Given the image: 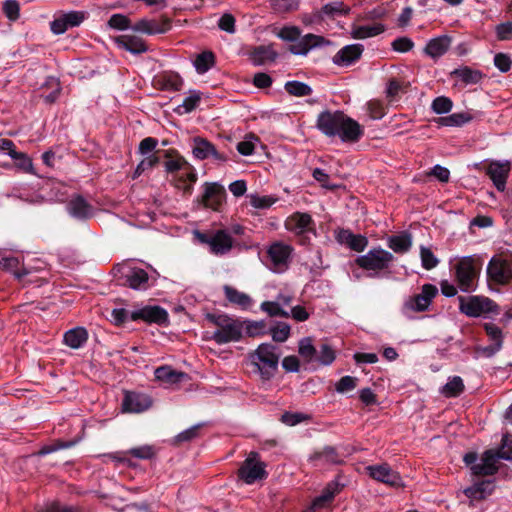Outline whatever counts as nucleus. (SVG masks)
<instances>
[{"instance_id": "nucleus-1", "label": "nucleus", "mask_w": 512, "mask_h": 512, "mask_svg": "<svg viewBox=\"0 0 512 512\" xmlns=\"http://www.w3.org/2000/svg\"><path fill=\"white\" fill-rule=\"evenodd\" d=\"M316 128L327 137L338 136L342 142H357L363 135L361 125L340 110L322 111Z\"/></svg>"}, {"instance_id": "nucleus-2", "label": "nucleus", "mask_w": 512, "mask_h": 512, "mask_svg": "<svg viewBox=\"0 0 512 512\" xmlns=\"http://www.w3.org/2000/svg\"><path fill=\"white\" fill-rule=\"evenodd\" d=\"M277 36L285 42H290L288 50L294 55H307L311 50L330 44L323 36L316 34L301 35L296 26H285L280 29Z\"/></svg>"}, {"instance_id": "nucleus-3", "label": "nucleus", "mask_w": 512, "mask_h": 512, "mask_svg": "<svg viewBox=\"0 0 512 512\" xmlns=\"http://www.w3.org/2000/svg\"><path fill=\"white\" fill-rule=\"evenodd\" d=\"M206 319L216 327L210 337L215 343L222 345L242 338L243 325L238 319L224 313H208Z\"/></svg>"}, {"instance_id": "nucleus-4", "label": "nucleus", "mask_w": 512, "mask_h": 512, "mask_svg": "<svg viewBox=\"0 0 512 512\" xmlns=\"http://www.w3.org/2000/svg\"><path fill=\"white\" fill-rule=\"evenodd\" d=\"M395 257L389 251L377 247L366 254L358 256L355 260L357 266L368 272L370 277L387 276L391 274V266Z\"/></svg>"}, {"instance_id": "nucleus-5", "label": "nucleus", "mask_w": 512, "mask_h": 512, "mask_svg": "<svg viewBox=\"0 0 512 512\" xmlns=\"http://www.w3.org/2000/svg\"><path fill=\"white\" fill-rule=\"evenodd\" d=\"M481 267L482 263L477 255L462 257L455 263L454 276L462 292L469 293L476 290Z\"/></svg>"}, {"instance_id": "nucleus-6", "label": "nucleus", "mask_w": 512, "mask_h": 512, "mask_svg": "<svg viewBox=\"0 0 512 512\" xmlns=\"http://www.w3.org/2000/svg\"><path fill=\"white\" fill-rule=\"evenodd\" d=\"M252 362L257 366L261 377L265 380L272 378L277 369L280 359L278 347L271 343H263L258 346L251 355Z\"/></svg>"}, {"instance_id": "nucleus-7", "label": "nucleus", "mask_w": 512, "mask_h": 512, "mask_svg": "<svg viewBox=\"0 0 512 512\" xmlns=\"http://www.w3.org/2000/svg\"><path fill=\"white\" fill-rule=\"evenodd\" d=\"M487 276L496 284H507L512 280V256H493L487 265Z\"/></svg>"}, {"instance_id": "nucleus-8", "label": "nucleus", "mask_w": 512, "mask_h": 512, "mask_svg": "<svg viewBox=\"0 0 512 512\" xmlns=\"http://www.w3.org/2000/svg\"><path fill=\"white\" fill-rule=\"evenodd\" d=\"M199 242L209 245L210 251L215 255H224L233 247V238L226 230H217L212 234L195 232Z\"/></svg>"}, {"instance_id": "nucleus-9", "label": "nucleus", "mask_w": 512, "mask_h": 512, "mask_svg": "<svg viewBox=\"0 0 512 512\" xmlns=\"http://www.w3.org/2000/svg\"><path fill=\"white\" fill-rule=\"evenodd\" d=\"M265 463L259 460L257 452H250L241 467L238 475L246 484H253L257 480L266 478Z\"/></svg>"}, {"instance_id": "nucleus-10", "label": "nucleus", "mask_w": 512, "mask_h": 512, "mask_svg": "<svg viewBox=\"0 0 512 512\" xmlns=\"http://www.w3.org/2000/svg\"><path fill=\"white\" fill-rule=\"evenodd\" d=\"M458 300L460 312L469 317H479L482 314L494 312L496 308L495 303L486 297L460 296Z\"/></svg>"}, {"instance_id": "nucleus-11", "label": "nucleus", "mask_w": 512, "mask_h": 512, "mask_svg": "<svg viewBox=\"0 0 512 512\" xmlns=\"http://www.w3.org/2000/svg\"><path fill=\"white\" fill-rule=\"evenodd\" d=\"M511 167L509 160H491L484 167L485 174L499 192H504L506 189Z\"/></svg>"}, {"instance_id": "nucleus-12", "label": "nucleus", "mask_w": 512, "mask_h": 512, "mask_svg": "<svg viewBox=\"0 0 512 512\" xmlns=\"http://www.w3.org/2000/svg\"><path fill=\"white\" fill-rule=\"evenodd\" d=\"M438 295V288L430 283L421 287V292L409 297L404 308L413 312H425L429 309L433 299Z\"/></svg>"}, {"instance_id": "nucleus-13", "label": "nucleus", "mask_w": 512, "mask_h": 512, "mask_svg": "<svg viewBox=\"0 0 512 512\" xmlns=\"http://www.w3.org/2000/svg\"><path fill=\"white\" fill-rule=\"evenodd\" d=\"M292 248L287 244L276 242L267 251L269 267L274 272L280 273L288 268Z\"/></svg>"}, {"instance_id": "nucleus-14", "label": "nucleus", "mask_w": 512, "mask_h": 512, "mask_svg": "<svg viewBox=\"0 0 512 512\" xmlns=\"http://www.w3.org/2000/svg\"><path fill=\"white\" fill-rule=\"evenodd\" d=\"M192 153L198 160L212 158L217 163H224L228 160L226 154L219 152L210 141L203 137L193 138Z\"/></svg>"}, {"instance_id": "nucleus-15", "label": "nucleus", "mask_w": 512, "mask_h": 512, "mask_svg": "<svg viewBox=\"0 0 512 512\" xmlns=\"http://www.w3.org/2000/svg\"><path fill=\"white\" fill-rule=\"evenodd\" d=\"M203 187V195L199 199V202L203 204L205 208H209L214 211L219 210L226 197L224 187L216 182H206Z\"/></svg>"}, {"instance_id": "nucleus-16", "label": "nucleus", "mask_w": 512, "mask_h": 512, "mask_svg": "<svg viewBox=\"0 0 512 512\" xmlns=\"http://www.w3.org/2000/svg\"><path fill=\"white\" fill-rule=\"evenodd\" d=\"M365 469L367 474L378 482H382L393 487H399L402 485V479L398 472L394 471L387 463L369 465Z\"/></svg>"}, {"instance_id": "nucleus-17", "label": "nucleus", "mask_w": 512, "mask_h": 512, "mask_svg": "<svg viewBox=\"0 0 512 512\" xmlns=\"http://www.w3.org/2000/svg\"><path fill=\"white\" fill-rule=\"evenodd\" d=\"M152 406L151 398L144 394L133 391H125L122 400V411L124 413H141Z\"/></svg>"}, {"instance_id": "nucleus-18", "label": "nucleus", "mask_w": 512, "mask_h": 512, "mask_svg": "<svg viewBox=\"0 0 512 512\" xmlns=\"http://www.w3.org/2000/svg\"><path fill=\"white\" fill-rule=\"evenodd\" d=\"M85 19V12L70 11L60 14L50 23L51 31L60 35L65 33L69 28L79 26Z\"/></svg>"}, {"instance_id": "nucleus-19", "label": "nucleus", "mask_w": 512, "mask_h": 512, "mask_svg": "<svg viewBox=\"0 0 512 512\" xmlns=\"http://www.w3.org/2000/svg\"><path fill=\"white\" fill-rule=\"evenodd\" d=\"M130 319L133 321L142 320L147 323L163 324L168 320V313L164 308L157 305L145 306L132 311Z\"/></svg>"}, {"instance_id": "nucleus-20", "label": "nucleus", "mask_w": 512, "mask_h": 512, "mask_svg": "<svg viewBox=\"0 0 512 512\" xmlns=\"http://www.w3.org/2000/svg\"><path fill=\"white\" fill-rule=\"evenodd\" d=\"M285 227L288 231L302 236L308 232H314V222L310 214L295 212L285 221Z\"/></svg>"}, {"instance_id": "nucleus-21", "label": "nucleus", "mask_w": 512, "mask_h": 512, "mask_svg": "<svg viewBox=\"0 0 512 512\" xmlns=\"http://www.w3.org/2000/svg\"><path fill=\"white\" fill-rule=\"evenodd\" d=\"M170 28L171 21L167 17H161L160 19L143 18L137 21L133 27L135 31L149 35L166 33Z\"/></svg>"}, {"instance_id": "nucleus-22", "label": "nucleus", "mask_w": 512, "mask_h": 512, "mask_svg": "<svg viewBox=\"0 0 512 512\" xmlns=\"http://www.w3.org/2000/svg\"><path fill=\"white\" fill-rule=\"evenodd\" d=\"M484 329L492 344L483 347L481 351L486 357H491L502 349L503 333L501 328L493 323H485Z\"/></svg>"}, {"instance_id": "nucleus-23", "label": "nucleus", "mask_w": 512, "mask_h": 512, "mask_svg": "<svg viewBox=\"0 0 512 512\" xmlns=\"http://www.w3.org/2000/svg\"><path fill=\"white\" fill-rule=\"evenodd\" d=\"M335 238L338 243L347 245L351 250L362 252L368 244L365 236L353 234L348 229H339L335 232Z\"/></svg>"}, {"instance_id": "nucleus-24", "label": "nucleus", "mask_w": 512, "mask_h": 512, "mask_svg": "<svg viewBox=\"0 0 512 512\" xmlns=\"http://www.w3.org/2000/svg\"><path fill=\"white\" fill-rule=\"evenodd\" d=\"M498 459H500V457H498V452L488 450L484 452L481 458V462L471 467V471L474 475L477 476L493 475L498 470L496 465Z\"/></svg>"}, {"instance_id": "nucleus-25", "label": "nucleus", "mask_w": 512, "mask_h": 512, "mask_svg": "<svg viewBox=\"0 0 512 512\" xmlns=\"http://www.w3.org/2000/svg\"><path fill=\"white\" fill-rule=\"evenodd\" d=\"M363 53L361 44H351L341 48L334 56L333 63L338 66H349L355 63Z\"/></svg>"}, {"instance_id": "nucleus-26", "label": "nucleus", "mask_w": 512, "mask_h": 512, "mask_svg": "<svg viewBox=\"0 0 512 512\" xmlns=\"http://www.w3.org/2000/svg\"><path fill=\"white\" fill-rule=\"evenodd\" d=\"M155 378L166 385H177L189 379L188 374L177 371L169 365L157 367L154 371Z\"/></svg>"}, {"instance_id": "nucleus-27", "label": "nucleus", "mask_w": 512, "mask_h": 512, "mask_svg": "<svg viewBox=\"0 0 512 512\" xmlns=\"http://www.w3.org/2000/svg\"><path fill=\"white\" fill-rule=\"evenodd\" d=\"M310 460L315 466L321 465H338L343 463V456L336 448L327 446L321 451H317L310 456Z\"/></svg>"}, {"instance_id": "nucleus-28", "label": "nucleus", "mask_w": 512, "mask_h": 512, "mask_svg": "<svg viewBox=\"0 0 512 512\" xmlns=\"http://www.w3.org/2000/svg\"><path fill=\"white\" fill-rule=\"evenodd\" d=\"M68 213L80 220L87 219L93 214V207L81 195H75L67 204Z\"/></svg>"}, {"instance_id": "nucleus-29", "label": "nucleus", "mask_w": 512, "mask_h": 512, "mask_svg": "<svg viewBox=\"0 0 512 512\" xmlns=\"http://www.w3.org/2000/svg\"><path fill=\"white\" fill-rule=\"evenodd\" d=\"M223 292L225 298L230 304L238 306L243 310L250 308L253 303L252 298L248 294L241 292L230 285H224Z\"/></svg>"}, {"instance_id": "nucleus-30", "label": "nucleus", "mask_w": 512, "mask_h": 512, "mask_svg": "<svg viewBox=\"0 0 512 512\" xmlns=\"http://www.w3.org/2000/svg\"><path fill=\"white\" fill-rule=\"evenodd\" d=\"M126 284L135 290H145L148 287L149 275L142 268H131L125 275Z\"/></svg>"}, {"instance_id": "nucleus-31", "label": "nucleus", "mask_w": 512, "mask_h": 512, "mask_svg": "<svg viewBox=\"0 0 512 512\" xmlns=\"http://www.w3.org/2000/svg\"><path fill=\"white\" fill-rule=\"evenodd\" d=\"M116 43L120 48L133 54H141L148 50L145 42L137 36L122 35L116 39Z\"/></svg>"}, {"instance_id": "nucleus-32", "label": "nucleus", "mask_w": 512, "mask_h": 512, "mask_svg": "<svg viewBox=\"0 0 512 512\" xmlns=\"http://www.w3.org/2000/svg\"><path fill=\"white\" fill-rule=\"evenodd\" d=\"M387 245L395 253L404 254L412 247V235L408 232L392 235L388 237Z\"/></svg>"}, {"instance_id": "nucleus-33", "label": "nucleus", "mask_w": 512, "mask_h": 512, "mask_svg": "<svg viewBox=\"0 0 512 512\" xmlns=\"http://www.w3.org/2000/svg\"><path fill=\"white\" fill-rule=\"evenodd\" d=\"M165 168L168 172H176L180 171V173L185 172V176L192 183L197 181V173L195 169L187 163L183 158L169 159L165 162Z\"/></svg>"}, {"instance_id": "nucleus-34", "label": "nucleus", "mask_w": 512, "mask_h": 512, "mask_svg": "<svg viewBox=\"0 0 512 512\" xmlns=\"http://www.w3.org/2000/svg\"><path fill=\"white\" fill-rule=\"evenodd\" d=\"M156 84L161 90L178 91L182 87L183 80L177 73L164 72L157 76Z\"/></svg>"}, {"instance_id": "nucleus-35", "label": "nucleus", "mask_w": 512, "mask_h": 512, "mask_svg": "<svg viewBox=\"0 0 512 512\" xmlns=\"http://www.w3.org/2000/svg\"><path fill=\"white\" fill-rule=\"evenodd\" d=\"M63 340L68 347L79 349L87 342L88 332L83 327H76L65 332Z\"/></svg>"}, {"instance_id": "nucleus-36", "label": "nucleus", "mask_w": 512, "mask_h": 512, "mask_svg": "<svg viewBox=\"0 0 512 512\" xmlns=\"http://www.w3.org/2000/svg\"><path fill=\"white\" fill-rule=\"evenodd\" d=\"M450 42L451 40L448 36L434 38L427 43L425 53L432 58H438L447 52Z\"/></svg>"}, {"instance_id": "nucleus-37", "label": "nucleus", "mask_w": 512, "mask_h": 512, "mask_svg": "<svg viewBox=\"0 0 512 512\" xmlns=\"http://www.w3.org/2000/svg\"><path fill=\"white\" fill-rule=\"evenodd\" d=\"M339 492H340L339 484L337 482H330L325 487V489L323 490L321 495H319L318 497H316L313 500V502H312L313 507L316 508L317 510L323 509L324 507H326L328 504H330L332 502L335 495L338 494Z\"/></svg>"}, {"instance_id": "nucleus-38", "label": "nucleus", "mask_w": 512, "mask_h": 512, "mask_svg": "<svg viewBox=\"0 0 512 512\" xmlns=\"http://www.w3.org/2000/svg\"><path fill=\"white\" fill-rule=\"evenodd\" d=\"M277 55L272 45H260L253 50L251 57L256 64H263L274 61Z\"/></svg>"}, {"instance_id": "nucleus-39", "label": "nucleus", "mask_w": 512, "mask_h": 512, "mask_svg": "<svg viewBox=\"0 0 512 512\" xmlns=\"http://www.w3.org/2000/svg\"><path fill=\"white\" fill-rule=\"evenodd\" d=\"M452 75L465 84H477L483 77L479 70H474L467 66L455 69Z\"/></svg>"}, {"instance_id": "nucleus-40", "label": "nucleus", "mask_w": 512, "mask_h": 512, "mask_svg": "<svg viewBox=\"0 0 512 512\" xmlns=\"http://www.w3.org/2000/svg\"><path fill=\"white\" fill-rule=\"evenodd\" d=\"M384 31V26L380 23L362 25L355 28L352 35L356 39H365L377 36Z\"/></svg>"}, {"instance_id": "nucleus-41", "label": "nucleus", "mask_w": 512, "mask_h": 512, "mask_svg": "<svg viewBox=\"0 0 512 512\" xmlns=\"http://www.w3.org/2000/svg\"><path fill=\"white\" fill-rule=\"evenodd\" d=\"M491 491V482L483 481L471 487H468L467 489H465L464 493L470 499L481 500L484 499L487 495H489Z\"/></svg>"}, {"instance_id": "nucleus-42", "label": "nucleus", "mask_w": 512, "mask_h": 512, "mask_svg": "<svg viewBox=\"0 0 512 512\" xmlns=\"http://www.w3.org/2000/svg\"><path fill=\"white\" fill-rule=\"evenodd\" d=\"M472 120V116L468 113H453L449 116L440 117L436 120L438 125L441 126H461Z\"/></svg>"}, {"instance_id": "nucleus-43", "label": "nucleus", "mask_w": 512, "mask_h": 512, "mask_svg": "<svg viewBox=\"0 0 512 512\" xmlns=\"http://www.w3.org/2000/svg\"><path fill=\"white\" fill-rule=\"evenodd\" d=\"M215 64V56L211 51H204L197 55L194 67L199 74L206 73Z\"/></svg>"}, {"instance_id": "nucleus-44", "label": "nucleus", "mask_w": 512, "mask_h": 512, "mask_svg": "<svg viewBox=\"0 0 512 512\" xmlns=\"http://www.w3.org/2000/svg\"><path fill=\"white\" fill-rule=\"evenodd\" d=\"M284 88L288 94L295 97L309 96L313 92L308 84L296 80L286 82Z\"/></svg>"}, {"instance_id": "nucleus-45", "label": "nucleus", "mask_w": 512, "mask_h": 512, "mask_svg": "<svg viewBox=\"0 0 512 512\" xmlns=\"http://www.w3.org/2000/svg\"><path fill=\"white\" fill-rule=\"evenodd\" d=\"M464 390V383L461 377L454 376L442 388L441 393L446 397H456Z\"/></svg>"}, {"instance_id": "nucleus-46", "label": "nucleus", "mask_w": 512, "mask_h": 512, "mask_svg": "<svg viewBox=\"0 0 512 512\" xmlns=\"http://www.w3.org/2000/svg\"><path fill=\"white\" fill-rule=\"evenodd\" d=\"M260 309L267 313L270 317H283L289 318V312L281 307V303L275 301H264L260 305Z\"/></svg>"}, {"instance_id": "nucleus-47", "label": "nucleus", "mask_w": 512, "mask_h": 512, "mask_svg": "<svg viewBox=\"0 0 512 512\" xmlns=\"http://www.w3.org/2000/svg\"><path fill=\"white\" fill-rule=\"evenodd\" d=\"M3 267L12 271L18 279H22L31 273V268L22 267L19 269L20 262L16 257H5L2 260Z\"/></svg>"}, {"instance_id": "nucleus-48", "label": "nucleus", "mask_w": 512, "mask_h": 512, "mask_svg": "<svg viewBox=\"0 0 512 512\" xmlns=\"http://www.w3.org/2000/svg\"><path fill=\"white\" fill-rule=\"evenodd\" d=\"M298 353L307 362L314 361L315 356L317 354V349L314 347L312 339L310 337H305L300 340Z\"/></svg>"}, {"instance_id": "nucleus-49", "label": "nucleus", "mask_w": 512, "mask_h": 512, "mask_svg": "<svg viewBox=\"0 0 512 512\" xmlns=\"http://www.w3.org/2000/svg\"><path fill=\"white\" fill-rule=\"evenodd\" d=\"M335 360V351L326 343L320 345V349L317 350L314 361L322 365H330Z\"/></svg>"}, {"instance_id": "nucleus-50", "label": "nucleus", "mask_w": 512, "mask_h": 512, "mask_svg": "<svg viewBox=\"0 0 512 512\" xmlns=\"http://www.w3.org/2000/svg\"><path fill=\"white\" fill-rule=\"evenodd\" d=\"M277 200L278 198L272 195H250V204L252 207L257 209H267L271 207L274 203H276Z\"/></svg>"}, {"instance_id": "nucleus-51", "label": "nucleus", "mask_w": 512, "mask_h": 512, "mask_svg": "<svg viewBox=\"0 0 512 512\" xmlns=\"http://www.w3.org/2000/svg\"><path fill=\"white\" fill-rule=\"evenodd\" d=\"M420 257H421L422 267L426 270H431V269L435 268L439 263V260L434 255L432 250L425 246L420 247Z\"/></svg>"}, {"instance_id": "nucleus-52", "label": "nucleus", "mask_w": 512, "mask_h": 512, "mask_svg": "<svg viewBox=\"0 0 512 512\" xmlns=\"http://www.w3.org/2000/svg\"><path fill=\"white\" fill-rule=\"evenodd\" d=\"M201 96L198 92L194 91L189 96L185 97L182 104L178 106L179 113H189L193 111L199 104Z\"/></svg>"}, {"instance_id": "nucleus-53", "label": "nucleus", "mask_w": 512, "mask_h": 512, "mask_svg": "<svg viewBox=\"0 0 512 512\" xmlns=\"http://www.w3.org/2000/svg\"><path fill=\"white\" fill-rule=\"evenodd\" d=\"M453 103L450 98L445 96L436 97L431 104V109L436 114H446L451 111Z\"/></svg>"}, {"instance_id": "nucleus-54", "label": "nucleus", "mask_w": 512, "mask_h": 512, "mask_svg": "<svg viewBox=\"0 0 512 512\" xmlns=\"http://www.w3.org/2000/svg\"><path fill=\"white\" fill-rule=\"evenodd\" d=\"M17 168L21 169L22 171L26 173H32L33 172V164L30 157L23 152H13V155L11 157Z\"/></svg>"}, {"instance_id": "nucleus-55", "label": "nucleus", "mask_w": 512, "mask_h": 512, "mask_svg": "<svg viewBox=\"0 0 512 512\" xmlns=\"http://www.w3.org/2000/svg\"><path fill=\"white\" fill-rule=\"evenodd\" d=\"M290 326L287 323L279 322L271 328L272 338L276 342H285L290 336Z\"/></svg>"}, {"instance_id": "nucleus-56", "label": "nucleus", "mask_w": 512, "mask_h": 512, "mask_svg": "<svg viewBox=\"0 0 512 512\" xmlns=\"http://www.w3.org/2000/svg\"><path fill=\"white\" fill-rule=\"evenodd\" d=\"M202 425L196 424L182 432H180L174 439L176 443L190 442L199 437Z\"/></svg>"}, {"instance_id": "nucleus-57", "label": "nucleus", "mask_w": 512, "mask_h": 512, "mask_svg": "<svg viewBox=\"0 0 512 512\" xmlns=\"http://www.w3.org/2000/svg\"><path fill=\"white\" fill-rule=\"evenodd\" d=\"M310 416L301 412H285L281 416V421L288 426H295L301 422L307 421Z\"/></svg>"}, {"instance_id": "nucleus-58", "label": "nucleus", "mask_w": 512, "mask_h": 512, "mask_svg": "<svg viewBox=\"0 0 512 512\" xmlns=\"http://www.w3.org/2000/svg\"><path fill=\"white\" fill-rule=\"evenodd\" d=\"M127 454H129L135 458L148 460V459H151L154 457L155 450L150 445H144V446L135 447V448L128 450Z\"/></svg>"}, {"instance_id": "nucleus-59", "label": "nucleus", "mask_w": 512, "mask_h": 512, "mask_svg": "<svg viewBox=\"0 0 512 512\" xmlns=\"http://www.w3.org/2000/svg\"><path fill=\"white\" fill-rule=\"evenodd\" d=\"M3 11L10 21H16L20 16V6L17 0H6Z\"/></svg>"}, {"instance_id": "nucleus-60", "label": "nucleus", "mask_w": 512, "mask_h": 512, "mask_svg": "<svg viewBox=\"0 0 512 512\" xmlns=\"http://www.w3.org/2000/svg\"><path fill=\"white\" fill-rule=\"evenodd\" d=\"M367 111L372 119H381L386 114L383 103L379 100H370L367 103Z\"/></svg>"}, {"instance_id": "nucleus-61", "label": "nucleus", "mask_w": 512, "mask_h": 512, "mask_svg": "<svg viewBox=\"0 0 512 512\" xmlns=\"http://www.w3.org/2000/svg\"><path fill=\"white\" fill-rule=\"evenodd\" d=\"M358 379L352 376H343L335 385L338 393H346L356 388Z\"/></svg>"}, {"instance_id": "nucleus-62", "label": "nucleus", "mask_w": 512, "mask_h": 512, "mask_svg": "<svg viewBox=\"0 0 512 512\" xmlns=\"http://www.w3.org/2000/svg\"><path fill=\"white\" fill-rule=\"evenodd\" d=\"M347 11L342 2H332L324 5L321 9L322 16L334 17L345 14Z\"/></svg>"}, {"instance_id": "nucleus-63", "label": "nucleus", "mask_w": 512, "mask_h": 512, "mask_svg": "<svg viewBox=\"0 0 512 512\" xmlns=\"http://www.w3.org/2000/svg\"><path fill=\"white\" fill-rule=\"evenodd\" d=\"M497 452L500 459L512 461V437L504 435L501 447Z\"/></svg>"}, {"instance_id": "nucleus-64", "label": "nucleus", "mask_w": 512, "mask_h": 512, "mask_svg": "<svg viewBox=\"0 0 512 512\" xmlns=\"http://www.w3.org/2000/svg\"><path fill=\"white\" fill-rule=\"evenodd\" d=\"M495 32L498 40L508 41L512 39V22L507 21L496 26Z\"/></svg>"}]
</instances>
